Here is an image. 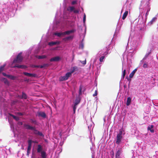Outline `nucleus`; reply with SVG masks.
<instances>
[{
    "instance_id": "1",
    "label": "nucleus",
    "mask_w": 158,
    "mask_h": 158,
    "mask_svg": "<svg viewBox=\"0 0 158 158\" xmlns=\"http://www.w3.org/2000/svg\"><path fill=\"white\" fill-rule=\"evenodd\" d=\"M22 52H20L17 55L16 58L14 59L13 61V63H19L21 62L23 59V57L22 56Z\"/></svg>"
},
{
    "instance_id": "2",
    "label": "nucleus",
    "mask_w": 158,
    "mask_h": 158,
    "mask_svg": "<svg viewBox=\"0 0 158 158\" xmlns=\"http://www.w3.org/2000/svg\"><path fill=\"white\" fill-rule=\"evenodd\" d=\"M122 131L120 130L119 133L117 135L116 139V144H118L121 141V139L122 138Z\"/></svg>"
},
{
    "instance_id": "3",
    "label": "nucleus",
    "mask_w": 158,
    "mask_h": 158,
    "mask_svg": "<svg viewBox=\"0 0 158 158\" xmlns=\"http://www.w3.org/2000/svg\"><path fill=\"white\" fill-rule=\"evenodd\" d=\"M32 130L34 131V133L35 134L37 135L41 136L43 137L44 136L42 133L37 130L35 127H34Z\"/></svg>"
},
{
    "instance_id": "4",
    "label": "nucleus",
    "mask_w": 158,
    "mask_h": 158,
    "mask_svg": "<svg viewBox=\"0 0 158 158\" xmlns=\"http://www.w3.org/2000/svg\"><path fill=\"white\" fill-rule=\"evenodd\" d=\"M61 60V58L59 56H56L53 58H51L50 61L51 62L52 61H58Z\"/></svg>"
},
{
    "instance_id": "5",
    "label": "nucleus",
    "mask_w": 158,
    "mask_h": 158,
    "mask_svg": "<svg viewBox=\"0 0 158 158\" xmlns=\"http://www.w3.org/2000/svg\"><path fill=\"white\" fill-rule=\"evenodd\" d=\"M76 31V30L73 29L71 30L63 32V35H69L71 33H73Z\"/></svg>"
},
{
    "instance_id": "6",
    "label": "nucleus",
    "mask_w": 158,
    "mask_h": 158,
    "mask_svg": "<svg viewBox=\"0 0 158 158\" xmlns=\"http://www.w3.org/2000/svg\"><path fill=\"white\" fill-rule=\"evenodd\" d=\"M23 126L26 129L31 130H32L34 127H32L29 124H24Z\"/></svg>"
},
{
    "instance_id": "7",
    "label": "nucleus",
    "mask_w": 158,
    "mask_h": 158,
    "mask_svg": "<svg viewBox=\"0 0 158 158\" xmlns=\"http://www.w3.org/2000/svg\"><path fill=\"white\" fill-rule=\"evenodd\" d=\"M23 74L25 76H28L29 77H35L36 76V75L35 74H32L28 73L26 72H24Z\"/></svg>"
},
{
    "instance_id": "8",
    "label": "nucleus",
    "mask_w": 158,
    "mask_h": 158,
    "mask_svg": "<svg viewBox=\"0 0 158 158\" xmlns=\"http://www.w3.org/2000/svg\"><path fill=\"white\" fill-rule=\"evenodd\" d=\"M38 115L39 116H40L44 118H46V115L44 112H38Z\"/></svg>"
},
{
    "instance_id": "9",
    "label": "nucleus",
    "mask_w": 158,
    "mask_h": 158,
    "mask_svg": "<svg viewBox=\"0 0 158 158\" xmlns=\"http://www.w3.org/2000/svg\"><path fill=\"white\" fill-rule=\"evenodd\" d=\"M82 89H83V92L85 90V88L84 87V86L82 85V84H81L79 86V95H81L82 94Z\"/></svg>"
},
{
    "instance_id": "10",
    "label": "nucleus",
    "mask_w": 158,
    "mask_h": 158,
    "mask_svg": "<svg viewBox=\"0 0 158 158\" xmlns=\"http://www.w3.org/2000/svg\"><path fill=\"white\" fill-rule=\"evenodd\" d=\"M122 152L121 150H118L117 152L115 155L116 158H121L120 155Z\"/></svg>"
},
{
    "instance_id": "11",
    "label": "nucleus",
    "mask_w": 158,
    "mask_h": 158,
    "mask_svg": "<svg viewBox=\"0 0 158 158\" xmlns=\"http://www.w3.org/2000/svg\"><path fill=\"white\" fill-rule=\"evenodd\" d=\"M43 148L41 145L38 144L37 145V152L38 153H40L42 151Z\"/></svg>"
},
{
    "instance_id": "12",
    "label": "nucleus",
    "mask_w": 158,
    "mask_h": 158,
    "mask_svg": "<svg viewBox=\"0 0 158 158\" xmlns=\"http://www.w3.org/2000/svg\"><path fill=\"white\" fill-rule=\"evenodd\" d=\"M157 19V18L156 17H154L148 23V24H149L150 25H151L152 24H153V23L156 21V20Z\"/></svg>"
},
{
    "instance_id": "13",
    "label": "nucleus",
    "mask_w": 158,
    "mask_h": 158,
    "mask_svg": "<svg viewBox=\"0 0 158 158\" xmlns=\"http://www.w3.org/2000/svg\"><path fill=\"white\" fill-rule=\"evenodd\" d=\"M153 125L149 126L148 127V130L150 131L152 133H153L154 132V130L153 129Z\"/></svg>"
},
{
    "instance_id": "14",
    "label": "nucleus",
    "mask_w": 158,
    "mask_h": 158,
    "mask_svg": "<svg viewBox=\"0 0 158 158\" xmlns=\"http://www.w3.org/2000/svg\"><path fill=\"white\" fill-rule=\"evenodd\" d=\"M137 70V69H135L132 71V72L129 75V77L130 78H132L133 77L134 74Z\"/></svg>"
},
{
    "instance_id": "15",
    "label": "nucleus",
    "mask_w": 158,
    "mask_h": 158,
    "mask_svg": "<svg viewBox=\"0 0 158 158\" xmlns=\"http://www.w3.org/2000/svg\"><path fill=\"white\" fill-rule=\"evenodd\" d=\"M41 156L42 158H46L47 155L46 152L44 151H41L40 152Z\"/></svg>"
},
{
    "instance_id": "16",
    "label": "nucleus",
    "mask_w": 158,
    "mask_h": 158,
    "mask_svg": "<svg viewBox=\"0 0 158 158\" xmlns=\"http://www.w3.org/2000/svg\"><path fill=\"white\" fill-rule=\"evenodd\" d=\"M68 78L65 75V76H63V77H60L59 78V80L60 81H66L68 79Z\"/></svg>"
},
{
    "instance_id": "17",
    "label": "nucleus",
    "mask_w": 158,
    "mask_h": 158,
    "mask_svg": "<svg viewBox=\"0 0 158 158\" xmlns=\"http://www.w3.org/2000/svg\"><path fill=\"white\" fill-rule=\"evenodd\" d=\"M77 70V66H74L71 69V72H70L72 74L75 71Z\"/></svg>"
},
{
    "instance_id": "18",
    "label": "nucleus",
    "mask_w": 158,
    "mask_h": 158,
    "mask_svg": "<svg viewBox=\"0 0 158 158\" xmlns=\"http://www.w3.org/2000/svg\"><path fill=\"white\" fill-rule=\"evenodd\" d=\"M22 96L20 97V98L22 99H26L27 98V96L26 94L23 92L22 93Z\"/></svg>"
},
{
    "instance_id": "19",
    "label": "nucleus",
    "mask_w": 158,
    "mask_h": 158,
    "mask_svg": "<svg viewBox=\"0 0 158 158\" xmlns=\"http://www.w3.org/2000/svg\"><path fill=\"white\" fill-rule=\"evenodd\" d=\"M73 36L71 35L65 38H64L63 40L64 41H66V40H72L73 39Z\"/></svg>"
},
{
    "instance_id": "20",
    "label": "nucleus",
    "mask_w": 158,
    "mask_h": 158,
    "mask_svg": "<svg viewBox=\"0 0 158 158\" xmlns=\"http://www.w3.org/2000/svg\"><path fill=\"white\" fill-rule=\"evenodd\" d=\"M59 42H52L49 43L48 45L50 46H52L56 44H59Z\"/></svg>"
},
{
    "instance_id": "21",
    "label": "nucleus",
    "mask_w": 158,
    "mask_h": 158,
    "mask_svg": "<svg viewBox=\"0 0 158 158\" xmlns=\"http://www.w3.org/2000/svg\"><path fill=\"white\" fill-rule=\"evenodd\" d=\"M128 14V11H125V12L124 13L122 17V19L123 20H124L126 18V17L127 15Z\"/></svg>"
},
{
    "instance_id": "22",
    "label": "nucleus",
    "mask_w": 158,
    "mask_h": 158,
    "mask_svg": "<svg viewBox=\"0 0 158 158\" xmlns=\"http://www.w3.org/2000/svg\"><path fill=\"white\" fill-rule=\"evenodd\" d=\"M9 115L10 116L12 117L16 121H18L19 120V117H17V116H16L12 114H10Z\"/></svg>"
},
{
    "instance_id": "23",
    "label": "nucleus",
    "mask_w": 158,
    "mask_h": 158,
    "mask_svg": "<svg viewBox=\"0 0 158 158\" xmlns=\"http://www.w3.org/2000/svg\"><path fill=\"white\" fill-rule=\"evenodd\" d=\"M131 102V98L130 97H128L127 98V101L126 105L127 106H129Z\"/></svg>"
},
{
    "instance_id": "24",
    "label": "nucleus",
    "mask_w": 158,
    "mask_h": 158,
    "mask_svg": "<svg viewBox=\"0 0 158 158\" xmlns=\"http://www.w3.org/2000/svg\"><path fill=\"white\" fill-rule=\"evenodd\" d=\"M80 99L79 98H77L75 100V102L74 104L75 105H77L80 103Z\"/></svg>"
},
{
    "instance_id": "25",
    "label": "nucleus",
    "mask_w": 158,
    "mask_h": 158,
    "mask_svg": "<svg viewBox=\"0 0 158 158\" xmlns=\"http://www.w3.org/2000/svg\"><path fill=\"white\" fill-rule=\"evenodd\" d=\"M7 77L10 79L12 80H14L16 78V77H15L14 76H12L11 75H8Z\"/></svg>"
},
{
    "instance_id": "26",
    "label": "nucleus",
    "mask_w": 158,
    "mask_h": 158,
    "mask_svg": "<svg viewBox=\"0 0 158 158\" xmlns=\"http://www.w3.org/2000/svg\"><path fill=\"white\" fill-rule=\"evenodd\" d=\"M74 9V7L73 6H70L67 8V10L69 11L70 12L73 11Z\"/></svg>"
},
{
    "instance_id": "27",
    "label": "nucleus",
    "mask_w": 158,
    "mask_h": 158,
    "mask_svg": "<svg viewBox=\"0 0 158 158\" xmlns=\"http://www.w3.org/2000/svg\"><path fill=\"white\" fill-rule=\"evenodd\" d=\"M54 35L58 37H60L61 35H63V32H56L54 33Z\"/></svg>"
},
{
    "instance_id": "28",
    "label": "nucleus",
    "mask_w": 158,
    "mask_h": 158,
    "mask_svg": "<svg viewBox=\"0 0 158 158\" xmlns=\"http://www.w3.org/2000/svg\"><path fill=\"white\" fill-rule=\"evenodd\" d=\"M13 67H17L19 68L23 69L25 67V66L23 65H17L14 66Z\"/></svg>"
},
{
    "instance_id": "29",
    "label": "nucleus",
    "mask_w": 158,
    "mask_h": 158,
    "mask_svg": "<svg viewBox=\"0 0 158 158\" xmlns=\"http://www.w3.org/2000/svg\"><path fill=\"white\" fill-rule=\"evenodd\" d=\"M32 141L31 139H29L28 141V146L31 147Z\"/></svg>"
},
{
    "instance_id": "30",
    "label": "nucleus",
    "mask_w": 158,
    "mask_h": 158,
    "mask_svg": "<svg viewBox=\"0 0 158 158\" xmlns=\"http://www.w3.org/2000/svg\"><path fill=\"white\" fill-rule=\"evenodd\" d=\"M6 65V64H4L2 66H1L0 67V72L1 73L2 71L4 70V67H5Z\"/></svg>"
},
{
    "instance_id": "31",
    "label": "nucleus",
    "mask_w": 158,
    "mask_h": 158,
    "mask_svg": "<svg viewBox=\"0 0 158 158\" xmlns=\"http://www.w3.org/2000/svg\"><path fill=\"white\" fill-rule=\"evenodd\" d=\"M46 56L45 55L40 56H38V58L39 59H42L46 58Z\"/></svg>"
},
{
    "instance_id": "32",
    "label": "nucleus",
    "mask_w": 158,
    "mask_h": 158,
    "mask_svg": "<svg viewBox=\"0 0 158 158\" xmlns=\"http://www.w3.org/2000/svg\"><path fill=\"white\" fill-rule=\"evenodd\" d=\"M65 75L67 77L69 78V77L72 76V73L70 72H68L65 74Z\"/></svg>"
},
{
    "instance_id": "33",
    "label": "nucleus",
    "mask_w": 158,
    "mask_h": 158,
    "mask_svg": "<svg viewBox=\"0 0 158 158\" xmlns=\"http://www.w3.org/2000/svg\"><path fill=\"white\" fill-rule=\"evenodd\" d=\"M126 69H124L123 71V75H122V78L123 79L125 77V75H126Z\"/></svg>"
},
{
    "instance_id": "34",
    "label": "nucleus",
    "mask_w": 158,
    "mask_h": 158,
    "mask_svg": "<svg viewBox=\"0 0 158 158\" xmlns=\"http://www.w3.org/2000/svg\"><path fill=\"white\" fill-rule=\"evenodd\" d=\"M105 58L104 56H101L99 59V61L100 62H102L103 61V60Z\"/></svg>"
},
{
    "instance_id": "35",
    "label": "nucleus",
    "mask_w": 158,
    "mask_h": 158,
    "mask_svg": "<svg viewBox=\"0 0 158 158\" xmlns=\"http://www.w3.org/2000/svg\"><path fill=\"white\" fill-rule=\"evenodd\" d=\"M77 105H75L74 104V105L73 107V113L74 114L75 113L76 110L77 108Z\"/></svg>"
},
{
    "instance_id": "36",
    "label": "nucleus",
    "mask_w": 158,
    "mask_h": 158,
    "mask_svg": "<svg viewBox=\"0 0 158 158\" xmlns=\"http://www.w3.org/2000/svg\"><path fill=\"white\" fill-rule=\"evenodd\" d=\"M111 156L112 158H113L114 156V153L113 151H112L110 152Z\"/></svg>"
},
{
    "instance_id": "37",
    "label": "nucleus",
    "mask_w": 158,
    "mask_h": 158,
    "mask_svg": "<svg viewBox=\"0 0 158 158\" xmlns=\"http://www.w3.org/2000/svg\"><path fill=\"white\" fill-rule=\"evenodd\" d=\"M30 121L31 123H34L35 124H36V121L35 120H34L32 119H31Z\"/></svg>"
},
{
    "instance_id": "38",
    "label": "nucleus",
    "mask_w": 158,
    "mask_h": 158,
    "mask_svg": "<svg viewBox=\"0 0 158 158\" xmlns=\"http://www.w3.org/2000/svg\"><path fill=\"white\" fill-rule=\"evenodd\" d=\"M150 8H149L147 9V13L146 14V16L147 17L148 15V12L150 11Z\"/></svg>"
},
{
    "instance_id": "39",
    "label": "nucleus",
    "mask_w": 158,
    "mask_h": 158,
    "mask_svg": "<svg viewBox=\"0 0 158 158\" xmlns=\"http://www.w3.org/2000/svg\"><path fill=\"white\" fill-rule=\"evenodd\" d=\"M86 20V15L85 14H84V17L83 18V22L84 23H85Z\"/></svg>"
},
{
    "instance_id": "40",
    "label": "nucleus",
    "mask_w": 158,
    "mask_h": 158,
    "mask_svg": "<svg viewBox=\"0 0 158 158\" xmlns=\"http://www.w3.org/2000/svg\"><path fill=\"white\" fill-rule=\"evenodd\" d=\"M83 64L85 65L86 64V60L84 61H80Z\"/></svg>"
},
{
    "instance_id": "41",
    "label": "nucleus",
    "mask_w": 158,
    "mask_h": 158,
    "mask_svg": "<svg viewBox=\"0 0 158 158\" xmlns=\"http://www.w3.org/2000/svg\"><path fill=\"white\" fill-rule=\"evenodd\" d=\"M148 67V64L147 63H144L143 65V67L144 68H147Z\"/></svg>"
},
{
    "instance_id": "42",
    "label": "nucleus",
    "mask_w": 158,
    "mask_h": 158,
    "mask_svg": "<svg viewBox=\"0 0 158 158\" xmlns=\"http://www.w3.org/2000/svg\"><path fill=\"white\" fill-rule=\"evenodd\" d=\"M97 90H96L95 91L94 93L93 94V96L94 97H95L97 96Z\"/></svg>"
},
{
    "instance_id": "43",
    "label": "nucleus",
    "mask_w": 158,
    "mask_h": 158,
    "mask_svg": "<svg viewBox=\"0 0 158 158\" xmlns=\"http://www.w3.org/2000/svg\"><path fill=\"white\" fill-rule=\"evenodd\" d=\"M3 79L5 80L4 82L5 84H8L9 83L8 80L4 78Z\"/></svg>"
},
{
    "instance_id": "44",
    "label": "nucleus",
    "mask_w": 158,
    "mask_h": 158,
    "mask_svg": "<svg viewBox=\"0 0 158 158\" xmlns=\"http://www.w3.org/2000/svg\"><path fill=\"white\" fill-rule=\"evenodd\" d=\"M73 12L75 13H78L79 12V10H74Z\"/></svg>"
},
{
    "instance_id": "45",
    "label": "nucleus",
    "mask_w": 158,
    "mask_h": 158,
    "mask_svg": "<svg viewBox=\"0 0 158 158\" xmlns=\"http://www.w3.org/2000/svg\"><path fill=\"white\" fill-rule=\"evenodd\" d=\"M31 147L27 146V150L28 151H31Z\"/></svg>"
},
{
    "instance_id": "46",
    "label": "nucleus",
    "mask_w": 158,
    "mask_h": 158,
    "mask_svg": "<svg viewBox=\"0 0 158 158\" xmlns=\"http://www.w3.org/2000/svg\"><path fill=\"white\" fill-rule=\"evenodd\" d=\"M77 3V1H73L72 2V4L73 5H74Z\"/></svg>"
},
{
    "instance_id": "47",
    "label": "nucleus",
    "mask_w": 158,
    "mask_h": 158,
    "mask_svg": "<svg viewBox=\"0 0 158 158\" xmlns=\"http://www.w3.org/2000/svg\"><path fill=\"white\" fill-rule=\"evenodd\" d=\"M131 78H130V77L128 79H127V80L128 81H129V84H128V86H129L130 85V82L131 81Z\"/></svg>"
},
{
    "instance_id": "48",
    "label": "nucleus",
    "mask_w": 158,
    "mask_h": 158,
    "mask_svg": "<svg viewBox=\"0 0 158 158\" xmlns=\"http://www.w3.org/2000/svg\"><path fill=\"white\" fill-rule=\"evenodd\" d=\"M2 74L3 75V76L6 77H7V76H8V75L6 74L5 73H2Z\"/></svg>"
},
{
    "instance_id": "49",
    "label": "nucleus",
    "mask_w": 158,
    "mask_h": 158,
    "mask_svg": "<svg viewBox=\"0 0 158 158\" xmlns=\"http://www.w3.org/2000/svg\"><path fill=\"white\" fill-rule=\"evenodd\" d=\"M30 152V151H27V156H29Z\"/></svg>"
},
{
    "instance_id": "50",
    "label": "nucleus",
    "mask_w": 158,
    "mask_h": 158,
    "mask_svg": "<svg viewBox=\"0 0 158 158\" xmlns=\"http://www.w3.org/2000/svg\"><path fill=\"white\" fill-rule=\"evenodd\" d=\"M30 152V151H27V156H29Z\"/></svg>"
},
{
    "instance_id": "51",
    "label": "nucleus",
    "mask_w": 158,
    "mask_h": 158,
    "mask_svg": "<svg viewBox=\"0 0 158 158\" xmlns=\"http://www.w3.org/2000/svg\"><path fill=\"white\" fill-rule=\"evenodd\" d=\"M18 114L20 115V116H22L23 115V114L21 112H18L17 113Z\"/></svg>"
},
{
    "instance_id": "52",
    "label": "nucleus",
    "mask_w": 158,
    "mask_h": 158,
    "mask_svg": "<svg viewBox=\"0 0 158 158\" xmlns=\"http://www.w3.org/2000/svg\"><path fill=\"white\" fill-rule=\"evenodd\" d=\"M80 47H81V48H84V46L83 44H81L80 46Z\"/></svg>"
},
{
    "instance_id": "53",
    "label": "nucleus",
    "mask_w": 158,
    "mask_h": 158,
    "mask_svg": "<svg viewBox=\"0 0 158 158\" xmlns=\"http://www.w3.org/2000/svg\"><path fill=\"white\" fill-rule=\"evenodd\" d=\"M18 124L20 125H23V123L21 122H19L18 123Z\"/></svg>"
},
{
    "instance_id": "54",
    "label": "nucleus",
    "mask_w": 158,
    "mask_h": 158,
    "mask_svg": "<svg viewBox=\"0 0 158 158\" xmlns=\"http://www.w3.org/2000/svg\"><path fill=\"white\" fill-rule=\"evenodd\" d=\"M48 65V64H44L43 65V67H44L46 66H47Z\"/></svg>"
},
{
    "instance_id": "55",
    "label": "nucleus",
    "mask_w": 158,
    "mask_h": 158,
    "mask_svg": "<svg viewBox=\"0 0 158 158\" xmlns=\"http://www.w3.org/2000/svg\"><path fill=\"white\" fill-rule=\"evenodd\" d=\"M150 53H151V52H149L148 53L146 54V55H145V56L146 57H148L149 56V55L150 54Z\"/></svg>"
},
{
    "instance_id": "56",
    "label": "nucleus",
    "mask_w": 158,
    "mask_h": 158,
    "mask_svg": "<svg viewBox=\"0 0 158 158\" xmlns=\"http://www.w3.org/2000/svg\"><path fill=\"white\" fill-rule=\"evenodd\" d=\"M39 68H43V65H39Z\"/></svg>"
},
{
    "instance_id": "57",
    "label": "nucleus",
    "mask_w": 158,
    "mask_h": 158,
    "mask_svg": "<svg viewBox=\"0 0 158 158\" xmlns=\"http://www.w3.org/2000/svg\"><path fill=\"white\" fill-rule=\"evenodd\" d=\"M35 68H39V65H35Z\"/></svg>"
},
{
    "instance_id": "58",
    "label": "nucleus",
    "mask_w": 158,
    "mask_h": 158,
    "mask_svg": "<svg viewBox=\"0 0 158 158\" xmlns=\"http://www.w3.org/2000/svg\"><path fill=\"white\" fill-rule=\"evenodd\" d=\"M32 143H37V141H32Z\"/></svg>"
},
{
    "instance_id": "59",
    "label": "nucleus",
    "mask_w": 158,
    "mask_h": 158,
    "mask_svg": "<svg viewBox=\"0 0 158 158\" xmlns=\"http://www.w3.org/2000/svg\"><path fill=\"white\" fill-rule=\"evenodd\" d=\"M108 53V52H105L104 53V54H105V55H107Z\"/></svg>"
},
{
    "instance_id": "60",
    "label": "nucleus",
    "mask_w": 158,
    "mask_h": 158,
    "mask_svg": "<svg viewBox=\"0 0 158 158\" xmlns=\"http://www.w3.org/2000/svg\"><path fill=\"white\" fill-rule=\"evenodd\" d=\"M35 65H32V67H33V68H35Z\"/></svg>"
},
{
    "instance_id": "61",
    "label": "nucleus",
    "mask_w": 158,
    "mask_h": 158,
    "mask_svg": "<svg viewBox=\"0 0 158 158\" xmlns=\"http://www.w3.org/2000/svg\"><path fill=\"white\" fill-rule=\"evenodd\" d=\"M129 78L128 77H126V78L127 79V80L128 79V78Z\"/></svg>"
},
{
    "instance_id": "62",
    "label": "nucleus",
    "mask_w": 158,
    "mask_h": 158,
    "mask_svg": "<svg viewBox=\"0 0 158 158\" xmlns=\"http://www.w3.org/2000/svg\"><path fill=\"white\" fill-rule=\"evenodd\" d=\"M124 87H126V85H124Z\"/></svg>"
},
{
    "instance_id": "63",
    "label": "nucleus",
    "mask_w": 158,
    "mask_h": 158,
    "mask_svg": "<svg viewBox=\"0 0 158 158\" xmlns=\"http://www.w3.org/2000/svg\"><path fill=\"white\" fill-rule=\"evenodd\" d=\"M1 73L0 72V73Z\"/></svg>"
}]
</instances>
